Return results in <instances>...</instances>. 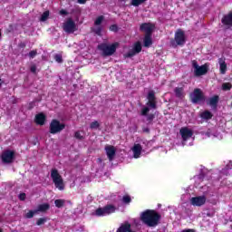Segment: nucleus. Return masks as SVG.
Listing matches in <instances>:
<instances>
[{
	"label": "nucleus",
	"mask_w": 232,
	"mask_h": 232,
	"mask_svg": "<svg viewBox=\"0 0 232 232\" xmlns=\"http://www.w3.org/2000/svg\"><path fill=\"white\" fill-rule=\"evenodd\" d=\"M162 216L154 209H147L140 215V220L148 226V227H157L160 224Z\"/></svg>",
	"instance_id": "obj_1"
},
{
	"label": "nucleus",
	"mask_w": 232,
	"mask_h": 232,
	"mask_svg": "<svg viewBox=\"0 0 232 232\" xmlns=\"http://www.w3.org/2000/svg\"><path fill=\"white\" fill-rule=\"evenodd\" d=\"M118 47H119V43H113L111 44L102 43L98 44L97 49L102 53L103 57H111V55H113V53L117 52Z\"/></svg>",
	"instance_id": "obj_2"
},
{
	"label": "nucleus",
	"mask_w": 232,
	"mask_h": 232,
	"mask_svg": "<svg viewBox=\"0 0 232 232\" xmlns=\"http://www.w3.org/2000/svg\"><path fill=\"white\" fill-rule=\"evenodd\" d=\"M51 179L59 191H64V180L57 169H51Z\"/></svg>",
	"instance_id": "obj_3"
},
{
	"label": "nucleus",
	"mask_w": 232,
	"mask_h": 232,
	"mask_svg": "<svg viewBox=\"0 0 232 232\" xmlns=\"http://www.w3.org/2000/svg\"><path fill=\"white\" fill-rule=\"evenodd\" d=\"M190 101L192 104H202V102H206V95L202 90L196 88L193 92L189 95Z\"/></svg>",
	"instance_id": "obj_4"
},
{
	"label": "nucleus",
	"mask_w": 232,
	"mask_h": 232,
	"mask_svg": "<svg viewBox=\"0 0 232 232\" xmlns=\"http://www.w3.org/2000/svg\"><path fill=\"white\" fill-rule=\"evenodd\" d=\"M64 128H66L64 123H61L59 120L53 119L49 125V132L52 135H55L57 133H61Z\"/></svg>",
	"instance_id": "obj_5"
},
{
	"label": "nucleus",
	"mask_w": 232,
	"mask_h": 232,
	"mask_svg": "<svg viewBox=\"0 0 232 232\" xmlns=\"http://www.w3.org/2000/svg\"><path fill=\"white\" fill-rule=\"evenodd\" d=\"M174 41L171 42L172 46H184L186 44V33L183 30L179 29L174 35ZM176 43V45H175Z\"/></svg>",
	"instance_id": "obj_6"
},
{
	"label": "nucleus",
	"mask_w": 232,
	"mask_h": 232,
	"mask_svg": "<svg viewBox=\"0 0 232 232\" xmlns=\"http://www.w3.org/2000/svg\"><path fill=\"white\" fill-rule=\"evenodd\" d=\"M117 208L114 205H106L103 208H99L95 210L96 217H105V215H111L115 213Z\"/></svg>",
	"instance_id": "obj_7"
},
{
	"label": "nucleus",
	"mask_w": 232,
	"mask_h": 232,
	"mask_svg": "<svg viewBox=\"0 0 232 232\" xmlns=\"http://www.w3.org/2000/svg\"><path fill=\"white\" fill-rule=\"evenodd\" d=\"M63 28L66 34H73L74 32H77V24L72 18H68L67 21L63 23Z\"/></svg>",
	"instance_id": "obj_8"
},
{
	"label": "nucleus",
	"mask_w": 232,
	"mask_h": 232,
	"mask_svg": "<svg viewBox=\"0 0 232 232\" xmlns=\"http://www.w3.org/2000/svg\"><path fill=\"white\" fill-rule=\"evenodd\" d=\"M102 21H104V15H100L98 16L95 21H94V28L92 29V31L93 32V34H95L96 35H102Z\"/></svg>",
	"instance_id": "obj_9"
},
{
	"label": "nucleus",
	"mask_w": 232,
	"mask_h": 232,
	"mask_svg": "<svg viewBox=\"0 0 232 232\" xmlns=\"http://www.w3.org/2000/svg\"><path fill=\"white\" fill-rule=\"evenodd\" d=\"M147 99V106L151 108V110H157V97L155 96V91H150Z\"/></svg>",
	"instance_id": "obj_10"
},
{
	"label": "nucleus",
	"mask_w": 232,
	"mask_h": 232,
	"mask_svg": "<svg viewBox=\"0 0 232 232\" xmlns=\"http://www.w3.org/2000/svg\"><path fill=\"white\" fill-rule=\"evenodd\" d=\"M140 52H142V44L140 42H136L133 45V48L125 54V57L129 59L135 57V55H137V53H140Z\"/></svg>",
	"instance_id": "obj_11"
},
{
	"label": "nucleus",
	"mask_w": 232,
	"mask_h": 232,
	"mask_svg": "<svg viewBox=\"0 0 232 232\" xmlns=\"http://www.w3.org/2000/svg\"><path fill=\"white\" fill-rule=\"evenodd\" d=\"M14 157H15V152L14 150H5L2 154V161L5 164H11V162H14Z\"/></svg>",
	"instance_id": "obj_12"
},
{
	"label": "nucleus",
	"mask_w": 232,
	"mask_h": 232,
	"mask_svg": "<svg viewBox=\"0 0 232 232\" xmlns=\"http://www.w3.org/2000/svg\"><path fill=\"white\" fill-rule=\"evenodd\" d=\"M141 32H145V35H152L153 30H155V24L151 23H143L140 26Z\"/></svg>",
	"instance_id": "obj_13"
},
{
	"label": "nucleus",
	"mask_w": 232,
	"mask_h": 232,
	"mask_svg": "<svg viewBox=\"0 0 232 232\" xmlns=\"http://www.w3.org/2000/svg\"><path fill=\"white\" fill-rule=\"evenodd\" d=\"M182 140H188L193 137V130L188 127H183L179 130Z\"/></svg>",
	"instance_id": "obj_14"
},
{
	"label": "nucleus",
	"mask_w": 232,
	"mask_h": 232,
	"mask_svg": "<svg viewBox=\"0 0 232 232\" xmlns=\"http://www.w3.org/2000/svg\"><path fill=\"white\" fill-rule=\"evenodd\" d=\"M190 204L192 206H197L198 208H200V206H204V204H206V196H198L191 198Z\"/></svg>",
	"instance_id": "obj_15"
},
{
	"label": "nucleus",
	"mask_w": 232,
	"mask_h": 232,
	"mask_svg": "<svg viewBox=\"0 0 232 232\" xmlns=\"http://www.w3.org/2000/svg\"><path fill=\"white\" fill-rule=\"evenodd\" d=\"M221 23L223 26H228V28L232 26V11L223 15Z\"/></svg>",
	"instance_id": "obj_16"
},
{
	"label": "nucleus",
	"mask_w": 232,
	"mask_h": 232,
	"mask_svg": "<svg viewBox=\"0 0 232 232\" xmlns=\"http://www.w3.org/2000/svg\"><path fill=\"white\" fill-rule=\"evenodd\" d=\"M208 64H203L199 66L197 70H194V73L196 77H200L201 75H206L208 73Z\"/></svg>",
	"instance_id": "obj_17"
},
{
	"label": "nucleus",
	"mask_w": 232,
	"mask_h": 232,
	"mask_svg": "<svg viewBox=\"0 0 232 232\" xmlns=\"http://www.w3.org/2000/svg\"><path fill=\"white\" fill-rule=\"evenodd\" d=\"M105 151H106V154H107V157L109 159V160H113V158L115 157V153H116V150H115V147L113 146H107L105 147Z\"/></svg>",
	"instance_id": "obj_18"
},
{
	"label": "nucleus",
	"mask_w": 232,
	"mask_h": 232,
	"mask_svg": "<svg viewBox=\"0 0 232 232\" xmlns=\"http://www.w3.org/2000/svg\"><path fill=\"white\" fill-rule=\"evenodd\" d=\"M34 122L39 124V126H44V122H46V115H44V113L43 112L36 114L34 118Z\"/></svg>",
	"instance_id": "obj_19"
},
{
	"label": "nucleus",
	"mask_w": 232,
	"mask_h": 232,
	"mask_svg": "<svg viewBox=\"0 0 232 232\" xmlns=\"http://www.w3.org/2000/svg\"><path fill=\"white\" fill-rule=\"evenodd\" d=\"M174 93L177 99H184V97H186V93H184V87H176L174 89Z\"/></svg>",
	"instance_id": "obj_20"
},
{
	"label": "nucleus",
	"mask_w": 232,
	"mask_h": 232,
	"mask_svg": "<svg viewBox=\"0 0 232 232\" xmlns=\"http://www.w3.org/2000/svg\"><path fill=\"white\" fill-rule=\"evenodd\" d=\"M134 159H139L140 153H142V146L140 144H135L132 148Z\"/></svg>",
	"instance_id": "obj_21"
},
{
	"label": "nucleus",
	"mask_w": 232,
	"mask_h": 232,
	"mask_svg": "<svg viewBox=\"0 0 232 232\" xmlns=\"http://www.w3.org/2000/svg\"><path fill=\"white\" fill-rule=\"evenodd\" d=\"M218 101H220V97L218 95H214L208 100V104L212 108L217 109L218 106Z\"/></svg>",
	"instance_id": "obj_22"
},
{
	"label": "nucleus",
	"mask_w": 232,
	"mask_h": 232,
	"mask_svg": "<svg viewBox=\"0 0 232 232\" xmlns=\"http://www.w3.org/2000/svg\"><path fill=\"white\" fill-rule=\"evenodd\" d=\"M143 44L146 48H150L153 44V40L151 39V34H145L143 38Z\"/></svg>",
	"instance_id": "obj_23"
},
{
	"label": "nucleus",
	"mask_w": 232,
	"mask_h": 232,
	"mask_svg": "<svg viewBox=\"0 0 232 232\" xmlns=\"http://www.w3.org/2000/svg\"><path fill=\"white\" fill-rule=\"evenodd\" d=\"M219 72L222 75L227 72V63L225 61L219 60Z\"/></svg>",
	"instance_id": "obj_24"
},
{
	"label": "nucleus",
	"mask_w": 232,
	"mask_h": 232,
	"mask_svg": "<svg viewBox=\"0 0 232 232\" xmlns=\"http://www.w3.org/2000/svg\"><path fill=\"white\" fill-rule=\"evenodd\" d=\"M200 117L205 121H211V119H213V113L209 111H205L200 114Z\"/></svg>",
	"instance_id": "obj_25"
},
{
	"label": "nucleus",
	"mask_w": 232,
	"mask_h": 232,
	"mask_svg": "<svg viewBox=\"0 0 232 232\" xmlns=\"http://www.w3.org/2000/svg\"><path fill=\"white\" fill-rule=\"evenodd\" d=\"M48 209H50V204L48 203H44V204H41L38 206V208H37V212L38 211H41L42 213H44L45 211H48Z\"/></svg>",
	"instance_id": "obj_26"
},
{
	"label": "nucleus",
	"mask_w": 232,
	"mask_h": 232,
	"mask_svg": "<svg viewBox=\"0 0 232 232\" xmlns=\"http://www.w3.org/2000/svg\"><path fill=\"white\" fill-rule=\"evenodd\" d=\"M64 204H66V200L64 199H56L54 200V206L61 209V208H64Z\"/></svg>",
	"instance_id": "obj_27"
},
{
	"label": "nucleus",
	"mask_w": 232,
	"mask_h": 232,
	"mask_svg": "<svg viewBox=\"0 0 232 232\" xmlns=\"http://www.w3.org/2000/svg\"><path fill=\"white\" fill-rule=\"evenodd\" d=\"M231 89H232L231 82L222 83L221 90H223V92H229Z\"/></svg>",
	"instance_id": "obj_28"
},
{
	"label": "nucleus",
	"mask_w": 232,
	"mask_h": 232,
	"mask_svg": "<svg viewBox=\"0 0 232 232\" xmlns=\"http://www.w3.org/2000/svg\"><path fill=\"white\" fill-rule=\"evenodd\" d=\"M48 17H50V11H45L42 14L40 21H42V23H44V21L48 20Z\"/></svg>",
	"instance_id": "obj_29"
},
{
	"label": "nucleus",
	"mask_w": 232,
	"mask_h": 232,
	"mask_svg": "<svg viewBox=\"0 0 232 232\" xmlns=\"http://www.w3.org/2000/svg\"><path fill=\"white\" fill-rule=\"evenodd\" d=\"M148 0H131L130 5L132 6H140L143 3H146Z\"/></svg>",
	"instance_id": "obj_30"
},
{
	"label": "nucleus",
	"mask_w": 232,
	"mask_h": 232,
	"mask_svg": "<svg viewBox=\"0 0 232 232\" xmlns=\"http://www.w3.org/2000/svg\"><path fill=\"white\" fill-rule=\"evenodd\" d=\"M101 127V123H99V121H94L90 124V128L91 130H97V128Z\"/></svg>",
	"instance_id": "obj_31"
},
{
	"label": "nucleus",
	"mask_w": 232,
	"mask_h": 232,
	"mask_svg": "<svg viewBox=\"0 0 232 232\" xmlns=\"http://www.w3.org/2000/svg\"><path fill=\"white\" fill-rule=\"evenodd\" d=\"M148 113H150V107H144L142 110H141V113L140 115L142 117H148Z\"/></svg>",
	"instance_id": "obj_32"
},
{
	"label": "nucleus",
	"mask_w": 232,
	"mask_h": 232,
	"mask_svg": "<svg viewBox=\"0 0 232 232\" xmlns=\"http://www.w3.org/2000/svg\"><path fill=\"white\" fill-rule=\"evenodd\" d=\"M123 204H130L131 202V197L130 195H124L122 198Z\"/></svg>",
	"instance_id": "obj_33"
},
{
	"label": "nucleus",
	"mask_w": 232,
	"mask_h": 232,
	"mask_svg": "<svg viewBox=\"0 0 232 232\" xmlns=\"http://www.w3.org/2000/svg\"><path fill=\"white\" fill-rule=\"evenodd\" d=\"M35 213H37V210H29V211L25 214V218H34V215H35Z\"/></svg>",
	"instance_id": "obj_34"
},
{
	"label": "nucleus",
	"mask_w": 232,
	"mask_h": 232,
	"mask_svg": "<svg viewBox=\"0 0 232 232\" xmlns=\"http://www.w3.org/2000/svg\"><path fill=\"white\" fill-rule=\"evenodd\" d=\"M54 61L61 64L63 63V54H55Z\"/></svg>",
	"instance_id": "obj_35"
},
{
	"label": "nucleus",
	"mask_w": 232,
	"mask_h": 232,
	"mask_svg": "<svg viewBox=\"0 0 232 232\" xmlns=\"http://www.w3.org/2000/svg\"><path fill=\"white\" fill-rule=\"evenodd\" d=\"M154 119H155V114H149L147 116L148 124H152Z\"/></svg>",
	"instance_id": "obj_36"
},
{
	"label": "nucleus",
	"mask_w": 232,
	"mask_h": 232,
	"mask_svg": "<svg viewBox=\"0 0 232 232\" xmlns=\"http://www.w3.org/2000/svg\"><path fill=\"white\" fill-rule=\"evenodd\" d=\"M46 218H41L36 221L37 226H43L46 222Z\"/></svg>",
	"instance_id": "obj_37"
},
{
	"label": "nucleus",
	"mask_w": 232,
	"mask_h": 232,
	"mask_svg": "<svg viewBox=\"0 0 232 232\" xmlns=\"http://www.w3.org/2000/svg\"><path fill=\"white\" fill-rule=\"evenodd\" d=\"M109 30H111V32H119V26L117 24H111L110 27H109Z\"/></svg>",
	"instance_id": "obj_38"
},
{
	"label": "nucleus",
	"mask_w": 232,
	"mask_h": 232,
	"mask_svg": "<svg viewBox=\"0 0 232 232\" xmlns=\"http://www.w3.org/2000/svg\"><path fill=\"white\" fill-rule=\"evenodd\" d=\"M74 137L75 139H77L78 140H82L84 139V136L81 135V132L80 131H76L74 133Z\"/></svg>",
	"instance_id": "obj_39"
},
{
	"label": "nucleus",
	"mask_w": 232,
	"mask_h": 232,
	"mask_svg": "<svg viewBox=\"0 0 232 232\" xmlns=\"http://www.w3.org/2000/svg\"><path fill=\"white\" fill-rule=\"evenodd\" d=\"M30 59H34L35 55H37V50H33L28 53Z\"/></svg>",
	"instance_id": "obj_40"
},
{
	"label": "nucleus",
	"mask_w": 232,
	"mask_h": 232,
	"mask_svg": "<svg viewBox=\"0 0 232 232\" xmlns=\"http://www.w3.org/2000/svg\"><path fill=\"white\" fill-rule=\"evenodd\" d=\"M30 72L34 74L37 73V66L35 64L31 65Z\"/></svg>",
	"instance_id": "obj_41"
},
{
	"label": "nucleus",
	"mask_w": 232,
	"mask_h": 232,
	"mask_svg": "<svg viewBox=\"0 0 232 232\" xmlns=\"http://www.w3.org/2000/svg\"><path fill=\"white\" fill-rule=\"evenodd\" d=\"M18 198H19V200H26V194L20 193Z\"/></svg>",
	"instance_id": "obj_42"
},
{
	"label": "nucleus",
	"mask_w": 232,
	"mask_h": 232,
	"mask_svg": "<svg viewBox=\"0 0 232 232\" xmlns=\"http://www.w3.org/2000/svg\"><path fill=\"white\" fill-rule=\"evenodd\" d=\"M192 66H193L194 70H197L199 67L198 63H197V61H193Z\"/></svg>",
	"instance_id": "obj_43"
},
{
	"label": "nucleus",
	"mask_w": 232,
	"mask_h": 232,
	"mask_svg": "<svg viewBox=\"0 0 232 232\" xmlns=\"http://www.w3.org/2000/svg\"><path fill=\"white\" fill-rule=\"evenodd\" d=\"M59 14H60V15H68V11L62 9V10H60Z\"/></svg>",
	"instance_id": "obj_44"
},
{
	"label": "nucleus",
	"mask_w": 232,
	"mask_h": 232,
	"mask_svg": "<svg viewBox=\"0 0 232 232\" xmlns=\"http://www.w3.org/2000/svg\"><path fill=\"white\" fill-rule=\"evenodd\" d=\"M143 133H150V128L148 127H142Z\"/></svg>",
	"instance_id": "obj_45"
},
{
	"label": "nucleus",
	"mask_w": 232,
	"mask_h": 232,
	"mask_svg": "<svg viewBox=\"0 0 232 232\" xmlns=\"http://www.w3.org/2000/svg\"><path fill=\"white\" fill-rule=\"evenodd\" d=\"M18 46H19V48H26V44H24V43H20L19 44H18Z\"/></svg>",
	"instance_id": "obj_46"
},
{
	"label": "nucleus",
	"mask_w": 232,
	"mask_h": 232,
	"mask_svg": "<svg viewBox=\"0 0 232 232\" xmlns=\"http://www.w3.org/2000/svg\"><path fill=\"white\" fill-rule=\"evenodd\" d=\"M86 1L87 0H77V3H79V5H86Z\"/></svg>",
	"instance_id": "obj_47"
},
{
	"label": "nucleus",
	"mask_w": 232,
	"mask_h": 232,
	"mask_svg": "<svg viewBox=\"0 0 232 232\" xmlns=\"http://www.w3.org/2000/svg\"><path fill=\"white\" fill-rule=\"evenodd\" d=\"M182 232H195V230H193V229H185V230H182Z\"/></svg>",
	"instance_id": "obj_48"
},
{
	"label": "nucleus",
	"mask_w": 232,
	"mask_h": 232,
	"mask_svg": "<svg viewBox=\"0 0 232 232\" xmlns=\"http://www.w3.org/2000/svg\"><path fill=\"white\" fill-rule=\"evenodd\" d=\"M13 104H17V100H16V98H14V100H13Z\"/></svg>",
	"instance_id": "obj_49"
},
{
	"label": "nucleus",
	"mask_w": 232,
	"mask_h": 232,
	"mask_svg": "<svg viewBox=\"0 0 232 232\" xmlns=\"http://www.w3.org/2000/svg\"><path fill=\"white\" fill-rule=\"evenodd\" d=\"M5 82L3 81V80H1V78H0V88H1V86H3V83H4Z\"/></svg>",
	"instance_id": "obj_50"
},
{
	"label": "nucleus",
	"mask_w": 232,
	"mask_h": 232,
	"mask_svg": "<svg viewBox=\"0 0 232 232\" xmlns=\"http://www.w3.org/2000/svg\"><path fill=\"white\" fill-rule=\"evenodd\" d=\"M206 136H207V137H209V132H206Z\"/></svg>",
	"instance_id": "obj_51"
},
{
	"label": "nucleus",
	"mask_w": 232,
	"mask_h": 232,
	"mask_svg": "<svg viewBox=\"0 0 232 232\" xmlns=\"http://www.w3.org/2000/svg\"><path fill=\"white\" fill-rule=\"evenodd\" d=\"M121 1L126 2V0H121Z\"/></svg>",
	"instance_id": "obj_52"
},
{
	"label": "nucleus",
	"mask_w": 232,
	"mask_h": 232,
	"mask_svg": "<svg viewBox=\"0 0 232 232\" xmlns=\"http://www.w3.org/2000/svg\"><path fill=\"white\" fill-rule=\"evenodd\" d=\"M0 232H3V230L0 228Z\"/></svg>",
	"instance_id": "obj_53"
},
{
	"label": "nucleus",
	"mask_w": 232,
	"mask_h": 232,
	"mask_svg": "<svg viewBox=\"0 0 232 232\" xmlns=\"http://www.w3.org/2000/svg\"><path fill=\"white\" fill-rule=\"evenodd\" d=\"M0 37H1V30H0Z\"/></svg>",
	"instance_id": "obj_54"
}]
</instances>
